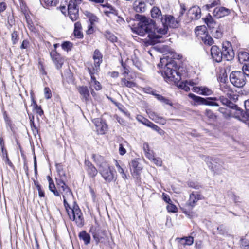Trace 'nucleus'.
I'll use <instances>...</instances> for the list:
<instances>
[{"label":"nucleus","mask_w":249,"mask_h":249,"mask_svg":"<svg viewBox=\"0 0 249 249\" xmlns=\"http://www.w3.org/2000/svg\"><path fill=\"white\" fill-rule=\"evenodd\" d=\"M73 34L74 36L77 38H82L83 37V34L82 32V26L80 22L75 23Z\"/></svg>","instance_id":"cd10ccee"},{"label":"nucleus","mask_w":249,"mask_h":249,"mask_svg":"<svg viewBox=\"0 0 249 249\" xmlns=\"http://www.w3.org/2000/svg\"><path fill=\"white\" fill-rule=\"evenodd\" d=\"M33 104H34V107H36V109H37V113L39 115H42L43 113V110L41 109V107H38L36 104V103L35 102V101H33Z\"/></svg>","instance_id":"0e129e2a"},{"label":"nucleus","mask_w":249,"mask_h":249,"mask_svg":"<svg viewBox=\"0 0 249 249\" xmlns=\"http://www.w3.org/2000/svg\"><path fill=\"white\" fill-rule=\"evenodd\" d=\"M238 59L240 62L249 60V54L247 52H240L238 53Z\"/></svg>","instance_id":"e433bc0d"},{"label":"nucleus","mask_w":249,"mask_h":249,"mask_svg":"<svg viewBox=\"0 0 249 249\" xmlns=\"http://www.w3.org/2000/svg\"><path fill=\"white\" fill-rule=\"evenodd\" d=\"M167 210L169 212L176 213L177 212V207L172 203L168 204L166 207Z\"/></svg>","instance_id":"5fc2aeb1"},{"label":"nucleus","mask_w":249,"mask_h":249,"mask_svg":"<svg viewBox=\"0 0 249 249\" xmlns=\"http://www.w3.org/2000/svg\"><path fill=\"white\" fill-rule=\"evenodd\" d=\"M61 12V13L65 16H67V13L68 11V4L66 2L64 3H61L60 6L58 8Z\"/></svg>","instance_id":"c03bdc74"},{"label":"nucleus","mask_w":249,"mask_h":249,"mask_svg":"<svg viewBox=\"0 0 249 249\" xmlns=\"http://www.w3.org/2000/svg\"><path fill=\"white\" fill-rule=\"evenodd\" d=\"M230 80L234 86L238 88L243 87L246 82L244 73L241 71H232L230 75Z\"/></svg>","instance_id":"0eeeda50"},{"label":"nucleus","mask_w":249,"mask_h":249,"mask_svg":"<svg viewBox=\"0 0 249 249\" xmlns=\"http://www.w3.org/2000/svg\"><path fill=\"white\" fill-rule=\"evenodd\" d=\"M91 76V81L90 85L91 87H93L96 90H99L102 89V86L99 82L97 81L94 75L97 74L98 72H94L93 71L89 72Z\"/></svg>","instance_id":"bb28decb"},{"label":"nucleus","mask_w":249,"mask_h":249,"mask_svg":"<svg viewBox=\"0 0 249 249\" xmlns=\"http://www.w3.org/2000/svg\"><path fill=\"white\" fill-rule=\"evenodd\" d=\"M58 191L63 195L64 205L70 218L74 221L78 227H82L84 223V218L79 206L73 202L72 207H71L67 201L72 199L73 195L70 188L61 179H56Z\"/></svg>","instance_id":"f257e3e1"},{"label":"nucleus","mask_w":249,"mask_h":249,"mask_svg":"<svg viewBox=\"0 0 249 249\" xmlns=\"http://www.w3.org/2000/svg\"><path fill=\"white\" fill-rule=\"evenodd\" d=\"M78 90L80 94L83 96L85 100H87L89 96V93L87 87H81L79 88Z\"/></svg>","instance_id":"c9c22d12"},{"label":"nucleus","mask_w":249,"mask_h":249,"mask_svg":"<svg viewBox=\"0 0 249 249\" xmlns=\"http://www.w3.org/2000/svg\"><path fill=\"white\" fill-rule=\"evenodd\" d=\"M245 76L249 77V64L243 67V71Z\"/></svg>","instance_id":"052dcab7"},{"label":"nucleus","mask_w":249,"mask_h":249,"mask_svg":"<svg viewBox=\"0 0 249 249\" xmlns=\"http://www.w3.org/2000/svg\"><path fill=\"white\" fill-rule=\"evenodd\" d=\"M85 164L88 175L92 178L95 177L97 174V170L94 165L88 160H85Z\"/></svg>","instance_id":"a878e982"},{"label":"nucleus","mask_w":249,"mask_h":249,"mask_svg":"<svg viewBox=\"0 0 249 249\" xmlns=\"http://www.w3.org/2000/svg\"><path fill=\"white\" fill-rule=\"evenodd\" d=\"M202 40L205 44L211 46L213 44V40L212 37L208 35H206L204 37H202Z\"/></svg>","instance_id":"79ce46f5"},{"label":"nucleus","mask_w":249,"mask_h":249,"mask_svg":"<svg viewBox=\"0 0 249 249\" xmlns=\"http://www.w3.org/2000/svg\"><path fill=\"white\" fill-rule=\"evenodd\" d=\"M152 161L157 166H161L162 165V160L160 158H154Z\"/></svg>","instance_id":"bf43d9fd"},{"label":"nucleus","mask_w":249,"mask_h":249,"mask_svg":"<svg viewBox=\"0 0 249 249\" xmlns=\"http://www.w3.org/2000/svg\"><path fill=\"white\" fill-rule=\"evenodd\" d=\"M67 16L72 21H75L79 18V10L75 2L70 0L68 3Z\"/></svg>","instance_id":"f8f14e48"},{"label":"nucleus","mask_w":249,"mask_h":249,"mask_svg":"<svg viewBox=\"0 0 249 249\" xmlns=\"http://www.w3.org/2000/svg\"><path fill=\"white\" fill-rule=\"evenodd\" d=\"M103 56L101 53L98 49H96L94 52L93 58L94 59V65H89L87 68L89 72L93 71L98 72L100 70V66L102 62Z\"/></svg>","instance_id":"1a4fd4ad"},{"label":"nucleus","mask_w":249,"mask_h":249,"mask_svg":"<svg viewBox=\"0 0 249 249\" xmlns=\"http://www.w3.org/2000/svg\"><path fill=\"white\" fill-rule=\"evenodd\" d=\"M105 14L106 16L111 20L112 23L117 26L124 24V20L123 18L118 15L116 10L112 9L110 11H106Z\"/></svg>","instance_id":"9b49d317"},{"label":"nucleus","mask_w":249,"mask_h":249,"mask_svg":"<svg viewBox=\"0 0 249 249\" xmlns=\"http://www.w3.org/2000/svg\"><path fill=\"white\" fill-rule=\"evenodd\" d=\"M204 22L208 27L211 30V33L214 37L220 38L222 36V29L219 25H217L213 18L211 15H208V17L204 18Z\"/></svg>","instance_id":"423d86ee"},{"label":"nucleus","mask_w":249,"mask_h":249,"mask_svg":"<svg viewBox=\"0 0 249 249\" xmlns=\"http://www.w3.org/2000/svg\"><path fill=\"white\" fill-rule=\"evenodd\" d=\"M172 66V63H166L164 71L162 72V75L164 78L169 81L176 82L181 79V77L178 75V73L175 70L170 67Z\"/></svg>","instance_id":"6e6552de"},{"label":"nucleus","mask_w":249,"mask_h":249,"mask_svg":"<svg viewBox=\"0 0 249 249\" xmlns=\"http://www.w3.org/2000/svg\"><path fill=\"white\" fill-rule=\"evenodd\" d=\"M163 199L164 201H165L166 203L169 204L170 203H172V201L171 199H170L169 196L166 194L165 193H163L162 195Z\"/></svg>","instance_id":"680f3d73"},{"label":"nucleus","mask_w":249,"mask_h":249,"mask_svg":"<svg viewBox=\"0 0 249 249\" xmlns=\"http://www.w3.org/2000/svg\"><path fill=\"white\" fill-rule=\"evenodd\" d=\"M222 54V58L227 61H231L233 59L234 53L230 42H226L223 44Z\"/></svg>","instance_id":"ddd939ff"},{"label":"nucleus","mask_w":249,"mask_h":249,"mask_svg":"<svg viewBox=\"0 0 249 249\" xmlns=\"http://www.w3.org/2000/svg\"><path fill=\"white\" fill-rule=\"evenodd\" d=\"M156 98L160 102L163 103L166 105H172L170 101L168 99L165 98L164 97L159 94H155Z\"/></svg>","instance_id":"de8ad7c7"},{"label":"nucleus","mask_w":249,"mask_h":249,"mask_svg":"<svg viewBox=\"0 0 249 249\" xmlns=\"http://www.w3.org/2000/svg\"><path fill=\"white\" fill-rule=\"evenodd\" d=\"M50 56L56 69L58 70L60 69L64 62V58L55 50L52 51L50 53Z\"/></svg>","instance_id":"f3484780"},{"label":"nucleus","mask_w":249,"mask_h":249,"mask_svg":"<svg viewBox=\"0 0 249 249\" xmlns=\"http://www.w3.org/2000/svg\"><path fill=\"white\" fill-rule=\"evenodd\" d=\"M115 166L117 167L118 172L120 173L122 175V178L125 179L127 178V176L124 172V169L122 166H121L117 160H115Z\"/></svg>","instance_id":"a18cd8bd"},{"label":"nucleus","mask_w":249,"mask_h":249,"mask_svg":"<svg viewBox=\"0 0 249 249\" xmlns=\"http://www.w3.org/2000/svg\"><path fill=\"white\" fill-rule=\"evenodd\" d=\"M201 9L197 6H194L191 8L188 12L189 16L193 20H197L201 17Z\"/></svg>","instance_id":"b1692460"},{"label":"nucleus","mask_w":249,"mask_h":249,"mask_svg":"<svg viewBox=\"0 0 249 249\" xmlns=\"http://www.w3.org/2000/svg\"><path fill=\"white\" fill-rule=\"evenodd\" d=\"M48 182H49V189L53 194L56 196H60V193L59 191L56 189V187L53 182V180L50 176L47 177Z\"/></svg>","instance_id":"c756f323"},{"label":"nucleus","mask_w":249,"mask_h":249,"mask_svg":"<svg viewBox=\"0 0 249 249\" xmlns=\"http://www.w3.org/2000/svg\"><path fill=\"white\" fill-rule=\"evenodd\" d=\"M232 109V116L238 120L246 123L249 119V117L247 115L246 112H243L237 105L235 107L231 108Z\"/></svg>","instance_id":"4468645a"},{"label":"nucleus","mask_w":249,"mask_h":249,"mask_svg":"<svg viewBox=\"0 0 249 249\" xmlns=\"http://www.w3.org/2000/svg\"><path fill=\"white\" fill-rule=\"evenodd\" d=\"M150 13L153 19V22L154 21L155 22H157V23H161L164 17L159 7L156 6L153 7L151 9Z\"/></svg>","instance_id":"a211bd4d"},{"label":"nucleus","mask_w":249,"mask_h":249,"mask_svg":"<svg viewBox=\"0 0 249 249\" xmlns=\"http://www.w3.org/2000/svg\"><path fill=\"white\" fill-rule=\"evenodd\" d=\"M89 20L90 22L89 24H94L95 23L98 21V18L94 14L92 13H89L88 15Z\"/></svg>","instance_id":"8fccbe9b"},{"label":"nucleus","mask_w":249,"mask_h":249,"mask_svg":"<svg viewBox=\"0 0 249 249\" xmlns=\"http://www.w3.org/2000/svg\"><path fill=\"white\" fill-rule=\"evenodd\" d=\"M130 169L133 176L138 178L139 175L142 170V167L140 166V163L135 160H132L130 164Z\"/></svg>","instance_id":"412c9836"},{"label":"nucleus","mask_w":249,"mask_h":249,"mask_svg":"<svg viewBox=\"0 0 249 249\" xmlns=\"http://www.w3.org/2000/svg\"><path fill=\"white\" fill-rule=\"evenodd\" d=\"M194 84L195 83L192 80H186L185 81L180 82L179 84L178 85V86L185 91H188L190 89L189 86H193L194 85Z\"/></svg>","instance_id":"2f4dec72"},{"label":"nucleus","mask_w":249,"mask_h":249,"mask_svg":"<svg viewBox=\"0 0 249 249\" xmlns=\"http://www.w3.org/2000/svg\"><path fill=\"white\" fill-rule=\"evenodd\" d=\"M104 36L107 39L112 42H115L117 41V37L115 35L108 31L105 32Z\"/></svg>","instance_id":"4c0bfd02"},{"label":"nucleus","mask_w":249,"mask_h":249,"mask_svg":"<svg viewBox=\"0 0 249 249\" xmlns=\"http://www.w3.org/2000/svg\"><path fill=\"white\" fill-rule=\"evenodd\" d=\"M204 199L203 196L198 191H193L189 196V199L187 202V205L191 208H193L199 200Z\"/></svg>","instance_id":"dca6fc26"},{"label":"nucleus","mask_w":249,"mask_h":249,"mask_svg":"<svg viewBox=\"0 0 249 249\" xmlns=\"http://www.w3.org/2000/svg\"><path fill=\"white\" fill-rule=\"evenodd\" d=\"M15 23V20L13 15H9L7 17V28L10 29Z\"/></svg>","instance_id":"49530a36"},{"label":"nucleus","mask_w":249,"mask_h":249,"mask_svg":"<svg viewBox=\"0 0 249 249\" xmlns=\"http://www.w3.org/2000/svg\"><path fill=\"white\" fill-rule=\"evenodd\" d=\"M218 111L225 119H228L232 116V109L229 107L226 108L220 107L218 108Z\"/></svg>","instance_id":"7c9ffc66"},{"label":"nucleus","mask_w":249,"mask_h":249,"mask_svg":"<svg viewBox=\"0 0 249 249\" xmlns=\"http://www.w3.org/2000/svg\"><path fill=\"white\" fill-rule=\"evenodd\" d=\"M61 47L63 50L68 51L72 48V43L69 41H65L62 44Z\"/></svg>","instance_id":"864d4df0"},{"label":"nucleus","mask_w":249,"mask_h":249,"mask_svg":"<svg viewBox=\"0 0 249 249\" xmlns=\"http://www.w3.org/2000/svg\"><path fill=\"white\" fill-rule=\"evenodd\" d=\"M220 234L225 236H230V234L228 233L227 228L223 225H221L217 228Z\"/></svg>","instance_id":"ea45409f"},{"label":"nucleus","mask_w":249,"mask_h":249,"mask_svg":"<svg viewBox=\"0 0 249 249\" xmlns=\"http://www.w3.org/2000/svg\"><path fill=\"white\" fill-rule=\"evenodd\" d=\"M188 185L189 187L194 188L195 189H199L201 187L197 182L193 181H189L188 182Z\"/></svg>","instance_id":"4d7b16f0"},{"label":"nucleus","mask_w":249,"mask_h":249,"mask_svg":"<svg viewBox=\"0 0 249 249\" xmlns=\"http://www.w3.org/2000/svg\"><path fill=\"white\" fill-rule=\"evenodd\" d=\"M154 26L152 20L143 17L140 21L135 31L136 34L141 36L147 35L149 38L161 37L160 35L155 34Z\"/></svg>","instance_id":"f03ea898"},{"label":"nucleus","mask_w":249,"mask_h":249,"mask_svg":"<svg viewBox=\"0 0 249 249\" xmlns=\"http://www.w3.org/2000/svg\"><path fill=\"white\" fill-rule=\"evenodd\" d=\"M146 112L149 118L155 122L163 125L166 124V120L164 118L159 116L155 112L151 109H147Z\"/></svg>","instance_id":"6ab92c4d"},{"label":"nucleus","mask_w":249,"mask_h":249,"mask_svg":"<svg viewBox=\"0 0 249 249\" xmlns=\"http://www.w3.org/2000/svg\"><path fill=\"white\" fill-rule=\"evenodd\" d=\"M99 165V172L106 182L115 181L117 175L115 171L106 161L97 162Z\"/></svg>","instance_id":"7ed1b4c3"},{"label":"nucleus","mask_w":249,"mask_h":249,"mask_svg":"<svg viewBox=\"0 0 249 249\" xmlns=\"http://www.w3.org/2000/svg\"><path fill=\"white\" fill-rule=\"evenodd\" d=\"M96 126V130L99 134H104L107 129V124L101 121V119L99 118L95 119L93 121Z\"/></svg>","instance_id":"4be33fe9"},{"label":"nucleus","mask_w":249,"mask_h":249,"mask_svg":"<svg viewBox=\"0 0 249 249\" xmlns=\"http://www.w3.org/2000/svg\"><path fill=\"white\" fill-rule=\"evenodd\" d=\"M177 240H178L179 243L183 246H190L194 243V238L192 236L183 237L181 238H177Z\"/></svg>","instance_id":"72a5a7b5"},{"label":"nucleus","mask_w":249,"mask_h":249,"mask_svg":"<svg viewBox=\"0 0 249 249\" xmlns=\"http://www.w3.org/2000/svg\"><path fill=\"white\" fill-rule=\"evenodd\" d=\"M45 97L47 99H49L52 97V93L50 89L48 87H45L44 89Z\"/></svg>","instance_id":"13d9d810"},{"label":"nucleus","mask_w":249,"mask_h":249,"mask_svg":"<svg viewBox=\"0 0 249 249\" xmlns=\"http://www.w3.org/2000/svg\"><path fill=\"white\" fill-rule=\"evenodd\" d=\"M7 7V5L5 2H2L0 3V13L4 11Z\"/></svg>","instance_id":"774afa93"},{"label":"nucleus","mask_w":249,"mask_h":249,"mask_svg":"<svg viewBox=\"0 0 249 249\" xmlns=\"http://www.w3.org/2000/svg\"><path fill=\"white\" fill-rule=\"evenodd\" d=\"M79 238L81 240H83L84 244L86 245L89 244L90 242V236L85 231H82L79 233Z\"/></svg>","instance_id":"473e14b6"},{"label":"nucleus","mask_w":249,"mask_h":249,"mask_svg":"<svg viewBox=\"0 0 249 249\" xmlns=\"http://www.w3.org/2000/svg\"><path fill=\"white\" fill-rule=\"evenodd\" d=\"M161 24L162 27H158L156 29V32L160 34V36L167 33L169 27L171 28L178 27V21L171 15H165Z\"/></svg>","instance_id":"20e7f679"},{"label":"nucleus","mask_w":249,"mask_h":249,"mask_svg":"<svg viewBox=\"0 0 249 249\" xmlns=\"http://www.w3.org/2000/svg\"><path fill=\"white\" fill-rule=\"evenodd\" d=\"M220 89L227 95H231L232 93V91L231 90L230 87L227 85H222L220 86Z\"/></svg>","instance_id":"37998d69"},{"label":"nucleus","mask_w":249,"mask_h":249,"mask_svg":"<svg viewBox=\"0 0 249 249\" xmlns=\"http://www.w3.org/2000/svg\"><path fill=\"white\" fill-rule=\"evenodd\" d=\"M148 127L151 128L154 130L157 131L160 135H162L164 133V131L160 128L158 126L153 124L152 122H150L149 123V125H148Z\"/></svg>","instance_id":"a19ab883"},{"label":"nucleus","mask_w":249,"mask_h":249,"mask_svg":"<svg viewBox=\"0 0 249 249\" xmlns=\"http://www.w3.org/2000/svg\"><path fill=\"white\" fill-rule=\"evenodd\" d=\"M136 119L139 122L147 126H148V125H149V123H150L149 120L141 115L137 116Z\"/></svg>","instance_id":"09e8293b"},{"label":"nucleus","mask_w":249,"mask_h":249,"mask_svg":"<svg viewBox=\"0 0 249 249\" xmlns=\"http://www.w3.org/2000/svg\"><path fill=\"white\" fill-rule=\"evenodd\" d=\"M204 114L209 119L214 120L216 118V115L210 109H206L205 111Z\"/></svg>","instance_id":"3c124183"},{"label":"nucleus","mask_w":249,"mask_h":249,"mask_svg":"<svg viewBox=\"0 0 249 249\" xmlns=\"http://www.w3.org/2000/svg\"><path fill=\"white\" fill-rule=\"evenodd\" d=\"M94 24H89L88 25V29L86 31L87 34L90 35L93 33L94 28L93 25Z\"/></svg>","instance_id":"e2e57ef3"},{"label":"nucleus","mask_w":249,"mask_h":249,"mask_svg":"<svg viewBox=\"0 0 249 249\" xmlns=\"http://www.w3.org/2000/svg\"><path fill=\"white\" fill-rule=\"evenodd\" d=\"M241 245L244 249H248L249 241L246 240L245 238H242L240 239Z\"/></svg>","instance_id":"6e6d98bb"},{"label":"nucleus","mask_w":249,"mask_h":249,"mask_svg":"<svg viewBox=\"0 0 249 249\" xmlns=\"http://www.w3.org/2000/svg\"><path fill=\"white\" fill-rule=\"evenodd\" d=\"M124 68V71L123 72L124 77L121 79V85L122 87H126L130 88H132L136 86V84L133 81H130V78L127 76L128 74L129 71L126 68L125 65L123 63L122 64Z\"/></svg>","instance_id":"2eb2a0df"},{"label":"nucleus","mask_w":249,"mask_h":249,"mask_svg":"<svg viewBox=\"0 0 249 249\" xmlns=\"http://www.w3.org/2000/svg\"><path fill=\"white\" fill-rule=\"evenodd\" d=\"M145 155L147 158H148L151 160H152L153 158H154L152 152H150V151H146V153H145Z\"/></svg>","instance_id":"338daca9"},{"label":"nucleus","mask_w":249,"mask_h":249,"mask_svg":"<svg viewBox=\"0 0 249 249\" xmlns=\"http://www.w3.org/2000/svg\"><path fill=\"white\" fill-rule=\"evenodd\" d=\"M192 90L199 94L209 96L213 94V91L206 86L193 87Z\"/></svg>","instance_id":"5701e85b"},{"label":"nucleus","mask_w":249,"mask_h":249,"mask_svg":"<svg viewBox=\"0 0 249 249\" xmlns=\"http://www.w3.org/2000/svg\"><path fill=\"white\" fill-rule=\"evenodd\" d=\"M218 100H220L222 105H225L229 108H231L232 107H235V104L223 96H220Z\"/></svg>","instance_id":"f704fd0d"},{"label":"nucleus","mask_w":249,"mask_h":249,"mask_svg":"<svg viewBox=\"0 0 249 249\" xmlns=\"http://www.w3.org/2000/svg\"><path fill=\"white\" fill-rule=\"evenodd\" d=\"M90 232L96 243L102 242L106 237V231L98 226H92L90 229Z\"/></svg>","instance_id":"9d476101"},{"label":"nucleus","mask_w":249,"mask_h":249,"mask_svg":"<svg viewBox=\"0 0 249 249\" xmlns=\"http://www.w3.org/2000/svg\"><path fill=\"white\" fill-rule=\"evenodd\" d=\"M19 39V36L17 31H14L11 34V40L13 44L17 43Z\"/></svg>","instance_id":"603ef678"},{"label":"nucleus","mask_w":249,"mask_h":249,"mask_svg":"<svg viewBox=\"0 0 249 249\" xmlns=\"http://www.w3.org/2000/svg\"><path fill=\"white\" fill-rule=\"evenodd\" d=\"M212 58L216 62H220L222 60V51L216 45H213L211 49Z\"/></svg>","instance_id":"aec40b11"},{"label":"nucleus","mask_w":249,"mask_h":249,"mask_svg":"<svg viewBox=\"0 0 249 249\" xmlns=\"http://www.w3.org/2000/svg\"><path fill=\"white\" fill-rule=\"evenodd\" d=\"M229 14L230 10L224 7H216L213 12V16L217 18L225 17Z\"/></svg>","instance_id":"393cba45"},{"label":"nucleus","mask_w":249,"mask_h":249,"mask_svg":"<svg viewBox=\"0 0 249 249\" xmlns=\"http://www.w3.org/2000/svg\"><path fill=\"white\" fill-rule=\"evenodd\" d=\"M119 154L121 155H124L126 153L125 149L123 147V146L122 144H120L119 145Z\"/></svg>","instance_id":"69168bd1"},{"label":"nucleus","mask_w":249,"mask_h":249,"mask_svg":"<svg viewBox=\"0 0 249 249\" xmlns=\"http://www.w3.org/2000/svg\"><path fill=\"white\" fill-rule=\"evenodd\" d=\"M188 96L193 100L195 104L216 107L219 106L218 103L217 102L218 99L215 97L204 98L200 96H196L193 93H189Z\"/></svg>","instance_id":"39448f33"},{"label":"nucleus","mask_w":249,"mask_h":249,"mask_svg":"<svg viewBox=\"0 0 249 249\" xmlns=\"http://www.w3.org/2000/svg\"><path fill=\"white\" fill-rule=\"evenodd\" d=\"M46 7L55 6L58 3L59 0H41Z\"/></svg>","instance_id":"58836bf2"},{"label":"nucleus","mask_w":249,"mask_h":249,"mask_svg":"<svg viewBox=\"0 0 249 249\" xmlns=\"http://www.w3.org/2000/svg\"><path fill=\"white\" fill-rule=\"evenodd\" d=\"M146 4L143 0H136L134 3L135 10L137 12H142L145 11Z\"/></svg>","instance_id":"c85d7f7f"}]
</instances>
